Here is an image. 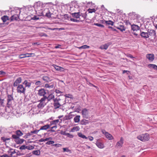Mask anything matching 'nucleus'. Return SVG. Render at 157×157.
Returning <instances> with one entry per match:
<instances>
[{"label":"nucleus","mask_w":157,"mask_h":157,"mask_svg":"<svg viewBox=\"0 0 157 157\" xmlns=\"http://www.w3.org/2000/svg\"><path fill=\"white\" fill-rule=\"evenodd\" d=\"M59 122V119L54 120L51 122V124L50 125H51H51L53 124L56 125Z\"/></svg>","instance_id":"nucleus-33"},{"label":"nucleus","mask_w":157,"mask_h":157,"mask_svg":"<svg viewBox=\"0 0 157 157\" xmlns=\"http://www.w3.org/2000/svg\"><path fill=\"white\" fill-rule=\"evenodd\" d=\"M94 25L101 28H103L104 27L103 25L98 23H94Z\"/></svg>","instance_id":"nucleus-45"},{"label":"nucleus","mask_w":157,"mask_h":157,"mask_svg":"<svg viewBox=\"0 0 157 157\" xmlns=\"http://www.w3.org/2000/svg\"><path fill=\"white\" fill-rule=\"evenodd\" d=\"M57 128V126L56 125H55L53 127H51V129L50 131L52 132H55V130H54V129H56Z\"/></svg>","instance_id":"nucleus-46"},{"label":"nucleus","mask_w":157,"mask_h":157,"mask_svg":"<svg viewBox=\"0 0 157 157\" xmlns=\"http://www.w3.org/2000/svg\"><path fill=\"white\" fill-rule=\"evenodd\" d=\"M60 133L61 134L63 135H66V132L65 131H61Z\"/></svg>","instance_id":"nucleus-60"},{"label":"nucleus","mask_w":157,"mask_h":157,"mask_svg":"<svg viewBox=\"0 0 157 157\" xmlns=\"http://www.w3.org/2000/svg\"><path fill=\"white\" fill-rule=\"evenodd\" d=\"M32 153L33 154L37 155H39L40 154V151L39 150L34 151Z\"/></svg>","instance_id":"nucleus-34"},{"label":"nucleus","mask_w":157,"mask_h":157,"mask_svg":"<svg viewBox=\"0 0 157 157\" xmlns=\"http://www.w3.org/2000/svg\"><path fill=\"white\" fill-rule=\"evenodd\" d=\"M35 84L37 86H40L42 85V83L40 81H37L36 82Z\"/></svg>","instance_id":"nucleus-51"},{"label":"nucleus","mask_w":157,"mask_h":157,"mask_svg":"<svg viewBox=\"0 0 157 157\" xmlns=\"http://www.w3.org/2000/svg\"><path fill=\"white\" fill-rule=\"evenodd\" d=\"M80 116L79 115L76 116L74 118V120L75 122H78L80 121Z\"/></svg>","instance_id":"nucleus-28"},{"label":"nucleus","mask_w":157,"mask_h":157,"mask_svg":"<svg viewBox=\"0 0 157 157\" xmlns=\"http://www.w3.org/2000/svg\"><path fill=\"white\" fill-rule=\"evenodd\" d=\"M19 17L17 15L15 14L12 16L11 18V21H12L14 20H17L18 19Z\"/></svg>","instance_id":"nucleus-24"},{"label":"nucleus","mask_w":157,"mask_h":157,"mask_svg":"<svg viewBox=\"0 0 157 157\" xmlns=\"http://www.w3.org/2000/svg\"><path fill=\"white\" fill-rule=\"evenodd\" d=\"M109 45V44H105L101 46L100 48L101 49H104L106 50L108 48Z\"/></svg>","instance_id":"nucleus-23"},{"label":"nucleus","mask_w":157,"mask_h":157,"mask_svg":"<svg viewBox=\"0 0 157 157\" xmlns=\"http://www.w3.org/2000/svg\"><path fill=\"white\" fill-rule=\"evenodd\" d=\"M88 11L89 13H92L93 12H95L96 10L94 9H88Z\"/></svg>","instance_id":"nucleus-43"},{"label":"nucleus","mask_w":157,"mask_h":157,"mask_svg":"<svg viewBox=\"0 0 157 157\" xmlns=\"http://www.w3.org/2000/svg\"><path fill=\"white\" fill-rule=\"evenodd\" d=\"M1 140L3 142L6 143L7 140H10V138H6L4 137H2L1 138Z\"/></svg>","instance_id":"nucleus-31"},{"label":"nucleus","mask_w":157,"mask_h":157,"mask_svg":"<svg viewBox=\"0 0 157 157\" xmlns=\"http://www.w3.org/2000/svg\"><path fill=\"white\" fill-rule=\"evenodd\" d=\"M0 157H12L11 156H9L7 154H5L0 156Z\"/></svg>","instance_id":"nucleus-54"},{"label":"nucleus","mask_w":157,"mask_h":157,"mask_svg":"<svg viewBox=\"0 0 157 157\" xmlns=\"http://www.w3.org/2000/svg\"><path fill=\"white\" fill-rule=\"evenodd\" d=\"M148 67L149 68H152L155 70H157V66L153 64H149L148 65Z\"/></svg>","instance_id":"nucleus-32"},{"label":"nucleus","mask_w":157,"mask_h":157,"mask_svg":"<svg viewBox=\"0 0 157 157\" xmlns=\"http://www.w3.org/2000/svg\"><path fill=\"white\" fill-rule=\"evenodd\" d=\"M12 137L15 139V141L17 144H21L23 143L25 140L23 139H21L19 137H18L17 136L15 135H13Z\"/></svg>","instance_id":"nucleus-6"},{"label":"nucleus","mask_w":157,"mask_h":157,"mask_svg":"<svg viewBox=\"0 0 157 157\" xmlns=\"http://www.w3.org/2000/svg\"><path fill=\"white\" fill-rule=\"evenodd\" d=\"M101 132H102V133L104 134L105 135L106 133L108 132H106L105 130H101Z\"/></svg>","instance_id":"nucleus-63"},{"label":"nucleus","mask_w":157,"mask_h":157,"mask_svg":"<svg viewBox=\"0 0 157 157\" xmlns=\"http://www.w3.org/2000/svg\"><path fill=\"white\" fill-rule=\"evenodd\" d=\"M50 126L51 125L48 124L45 125L43 126H41L39 130L40 131V130H46L49 128Z\"/></svg>","instance_id":"nucleus-16"},{"label":"nucleus","mask_w":157,"mask_h":157,"mask_svg":"<svg viewBox=\"0 0 157 157\" xmlns=\"http://www.w3.org/2000/svg\"><path fill=\"white\" fill-rule=\"evenodd\" d=\"M32 134L30 133H28L26 134V135L24 136V137L25 138H28V136H31Z\"/></svg>","instance_id":"nucleus-59"},{"label":"nucleus","mask_w":157,"mask_h":157,"mask_svg":"<svg viewBox=\"0 0 157 157\" xmlns=\"http://www.w3.org/2000/svg\"><path fill=\"white\" fill-rule=\"evenodd\" d=\"M63 152H69V153H71V150H69L67 147L63 148Z\"/></svg>","instance_id":"nucleus-35"},{"label":"nucleus","mask_w":157,"mask_h":157,"mask_svg":"<svg viewBox=\"0 0 157 157\" xmlns=\"http://www.w3.org/2000/svg\"><path fill=\"white\" fill-rule=\"evenodd\" d=\"M18 84V83H17L15 81V82H14V83H13V86L14 87L15 86H18V85H19L18 84Z\"/></svg>","instance_id":"nucleus-61"},{"label":"nucleus","mask_w":157,"mask_h":157,"mask_svg":"<svg viewBox=\"0 0 157 157\" xmlns=\"http://www.w3.org/2000/svg\"><path fill=\"white\" fill-rule=\"evenodd\" d=\"M51 14L50 13V12L49 11V12L46 13L45 16L48 17H50L51 16Z\"/></svg>","instance_id":"nucleus-53"},{"label":"nucleus","mask_w":157,"mask_h":157,"mask_svg":"<svg viewBox=\"0 0 157 157\" xmlns=\"http://www.w3.org/2000/svg\"><path fill=\"white\" fill-rule=\"evenodd\" d=\"M108 28L109 29H111L112 30L114 31H117V30L115 29L114 28H113V27L111 26H109Z\"/></svg>","instance_id":"nucleus-62"},{"label":"nucleus","mask_w":157,"mask_h":157,"mask_svg":"<svg viewBox=\"0 0 157 157\" xmlns=\"http://www.w3.org/2000/svg\"><path fill=\"white\" fill-rule=\"evenodd\" d=\"M26 146L25 145H22L20 147V149L21 150L25 149H26Z\"/></svg>","instance_id":"nucleus-52"},{"label":"nucleus","mask_w":157,"mask_h":157,"mask_svg":"<svg viewBox=\"0 0 157 157\" xmlns=\"http://www.w3.org/2000/svg\"><path fill=\"white\" fill-rule=\"evenodd\" d=\"M1 19L3 22H6L7 20L9 19V17L6 15L2 17Z\"/></svg>","instance_id":"nucleus-25"},{"label":"nucleus","mask_w":157,"mask_h":157,"mask_svg":"<svg viewBox=\"0 0 157 157\" xmlns=\"http://www.w3.org/2000/svg\"><path fill=\"white\" fill-rule=\"evenodd\" d=\"M33 19L34 20H36L39 19V18L37 17L36 16H35L33 17Z\"/></svg>","instance_id":"nucleus-64"},{"label":"nucleus","mask_w":157,"mask_h":157,"mask_svg":"<svg viewBox=\"0 0 157 157\" xmlns=\"http://www.w3.org/2000/svg\"><path fill=\"white\" fill-rule=\"evenodd\" d=\"M80 15H81V16L83 18L84 20L85 19V18L86 17L87 14H83L81 13Z\"/></svg>","instance_id":"nucleus-55"},{"label":"nucleus","mask_w":157,"mask_h":157,"mask_svg":"<svg viewBox=\"0 0 157 157\" xmlns=\"http://www.w3.org/2000/svg\"><path fill=\"white\" fill-rule=\"evenodd\" d=\"M25 90V87H24L22 84L18 85L17 87V90L18 93L24 94Z\"/></svg>","instance_id":"nucleus-4"},{"label":"nucleus","mask_w":157,"mask_h":157,"mask_svg":"<svg viewBox=\"0 0 157 157\" xmlns=\"http://www.w3.org/2000/svg\"><path fill=\"white\" fill-rule=\"evenodd\" d=\"M90 48L89 46H88L86 45H84L82 46H81L80 47L78 48L79 49H86V48Z\"/></svg>","instance_id":"nucleus-37"},{"label":"nucleus","mask_w":157,"mask_h":157,"mask_svg":"<svg viewBox=\"0 0 157 157\" xmlns=\"http://www.w3.org/2000/svg\"><path fill=\"white\" fill-rule=\"evenodd\" d=\"M146 57L148 59L149 61H152L154 59V56L153 54H147Z\"/></svg>","instance_id":"nucleus-11"},{"label":"nucleus","mask_w":157,"mask_h":157,"mask_svg":"<svg viewBox=\"0 0 157 157\" xmlns=\"http://www.w3.org/2000/svg\"><path fill=\"white\" fill-rule=\"evenodd\" d=\"M105 23L108 25H113L114 23L112 21L110 20H109L108 21H105Z\"/></svg>","instance_id":"nucleus-38"},{"label":"nucleus","mask_w":157,"mask_h":157,"mask_svg":"<svg viewBox=\"0 0 157 157\" xmlns=\"http://www.w3.org/2000/svg\"><path fill=\"white\" fill-rule=\"evenodd\" d=\"M4 101V99H0V106H3Z\"/></svg>","instance_id":"nucleus-44"},{"label":"nucleus","mask_w":157,"mask_h":157,"mask_svg":"<svg viewBox=\"0 0 157 157\" xmlns=\"http://www.w3.org/2000/svg\"><path fill=\"white\" fill-rule=\"evenodd\" d=\"M70 20L71 21H73V22H79V20H78L76 19H75L74 18H70Z\"/></svg>","instance_id":"nucleus-47"},{"label":"nucleus","mask_w":157,"mask_h":157,"mask_svg":"<svg viewBox=\"0 0 157 157\" xmlns=\"http://www.w3.org/2000/svg\"><path fill=\"white\" fill-rule=\"evenodd\" d=\"M89 123V121L88 120L85 119H83L81 121L80 123L82 125H86L88 124Z\"/></svg>","instance_id":"nucleus-26"},{"label":"nucleus","mask_w":157,"mask_h":157,"mask_svg":"<svg viewBox=\"0 0 157 157\" xmlns=\"http://www.w3.org/2000/svg\"><path fill=\"white\" fill-rule=\"evenodd\" d=\"M132 29L134 31H136L140 29V27L136 25H131Z\"/></svg>","instance_id":"nucleus-15"},{"label":"nucleus","mask_w":157,"mask_h":157,"mask_svg":"<svg viewBox=\"0 0 157 157\" xmlns=\"http://www.w3.org/2000/svg\"><path fill=\"white\" fill-rule=\"evenodd\" d=\"M30 56H26V54H21L19 56V58L21 59L25 57H29Z\"/></svg>","instance_id":"nucleus-40"},{"label":"nucleus","mask_w":157,"mask_h":157,"mask_svg":"<svg viewBox=\"0 0 157 157\" xmlns=\"http://www.w3.org/2000/svg\"><path fill=\"white\" fill-rule=\"evenodd\" d=\"M26 147V149L28 150H32L34 148V147L32 145L27 146Z\"/></svg>","instance_id":"nucleus-42"},{"label":"nucleus","mask_w":157,"mask_h":157,"mask_svg":"<svg viewBox=\"0 0 157 157\" xmlns=\"http://www.w3.org/2000/svg\"><path fill=\"white\" fill-rule=\"evenodd\" d=\"M140 35L142 37L145 39L149 37V34L147 32H141Z\"/></svg>","instance_id":"nucleus-14"},{"label":"nucleus","mask_w":157,"mask_h":157,"mask_svg":"<svg viewBox=\"0 0 157 157\" xmlns=\"http://www.w3.org/2000/svg\"><path fill=\"white\" fill-rule=\"evenodd\" d=\"M78 135L79 137L82 138L83 139H87L88 138L87 137H86L85 136L83 135L82 133H78Z\"/></svg>","instance_id":"nucleus-30"},{"label":"nucleus","mask_w":157,"mask_h":157,"mask_svg":"<svg viewBox=\"0 0 157 157\" xmlns=\"http://www.w3.org/2000/svg\"><path fill=\"white\" fill-rule=\"evenodd\" d=\"M54 67L55 68L57 71H61L62 69H63L62 67H59L56 65H54Z\"/></svg>","instance_id":"nucleus-36"},{"label":"nucleus","mask_w":157,"mask_h":157,"mask_svg":"<svg viewBox=\"0 0 157 157\" xmlns=\"http://www.w3.org/2000/svg\"><path fill=\"white\" fill-rule=\"evenodd\" d=\"M47 91L44 89H41L39 90L38 94L40 96H45V95L46 94Z\"/></svg>","instance_id":"nucleus-10"},{"label":"nucleus","mask_w":157,"mask_h":157,"mask_svg":"<svg viewBox=\"0 0 157 157\" xmlns=\"http://www.w3.org/2000/svg\"><path fill=\"white\" fill-rule=\"evenodd\" d=\"M45 86L46 88H53L54 87V85L52 84L50 85L49 84H45Z\"/></svg>","instance_id":"nucleus-39"},{"label":"nucleus","mask_w":157,"mask_h":157,"mask_svg":"<svg viewBox=\"0 0 157 157\" xmlns=\"http://www.w3.org/2000/svg\"><path fill=\"white\" fill-rule=\"evenodd\" d=\"M55 96L54 95L52 94H50L48 97L47 96H44L43 97V98H44L45 99V100L47 99L48 101H50L52 99H55L54 98Z\"/></svg>","instance_id":"nucleus-12"},{"label":"nucleus","mask_w":157,"mask_h":157,"mask_svg":"<svg viewBox=\"0 0 157 157\" xmlns=\"http://www.w3.org/2000/svg\"><path fill=\"white\" fill-rule=\"evenodd\" d=\"M22 79L21 77H19L17 78L15 80V82H16L18 84L21 83V82Z\"/></svg>","instance_id":"nucleus-41"},{"label":"nucleus","mask_w":157,"mask_h":157,"mask_svg":"<svg viewBox=\"0 0 157 157\" xmlns=\"http://www.w3.org/2000/svg\"><path fill=\"white\" fill-rule=\"evenodd\" d=\"M79 126H76L73 127L71 130V131L72 132H74L75 131H77L79 130Z\"/></svg>","instance_id":"nucleus-29"},{"label":"nucleus","mask_w":157,"mask_h":157,"mask_svg":"<svg viewBox=\"0 0 157 157\" xmlns=\"http://www.w3.org/2000/svg\"><path fill=\"white\" fill-rule=\"evenodd\" d=\"M6 73L5 72L2 71H0V75H6Z\"/></svg>","instance_id":"nucleus-57"},{"label":"nucleus","mask_w":157,"mask_h":157,"mask_svg":"<svg viewBox=\"0 0 157 157\" xmlns=\"http://www.w3.org/2000/svg\"><path fill=\"white\" fill-rule=\"evenodd\" d=\"M40 36H47V35L46 34L44 33H41L40 34Z\"/></svg>","instance_id":"nucleus-58"},{"label":"nucleus","mask_w":157,"mask_h":157,"mask_svg":"<svg viewBox=\"0 0 157 157\" xmlns=\"http://www.w3.org/2000/svg\"><path fill=\"white\" fill-rule=\"evenodd\" d=\"M96 145L97 146L100 148H103L104 147V146L103 144L98 142H97Z\"/></svg>","instance_id":"nucleus-17"},{"label":"nucleus","mask_w":157,"mask_h":157,"mask_svg":"<svg viewBox=\"0 0 157 157\" xmlns=\"http://www.w3.org/2000/svg\"><path fill=\"white\" fill-rule=\"evenodd\" d=\"M40 131L39 130H35L33 131H31L30 132V133L32 134L33 133L34 134H37L39 131Z\"/></svg>","instance_id":"nucleus-50"},{"label":"nucleus","mask_w":157,"mask_h":157,"mask_svg":"<svg viewBox=\"0 0 157 157\" xmlns=\"http://www.w3.org/2000/svg\"><path fill=\"white\" fill-rule=\"evenodd\" d=\"M137 138L138 140L142 141H147L150 139L149 135L147 133L142 134L139 135L137 136Z\"/></svg>","instance_id":"nucleus-1"},{"label":"nucleus","mask_w":157,"mask_h":157,"mask_svg":"<svg viewBox=\"0 0 157 157\" xmlns=\"http://www.w3.org/2000/svg\"><path fill=\"white\" fill-rule=\"evenodd\" d=\"M66 135H67L68 137L70 138H73L74 137L72 135L69 133H66Z\"/></svg>","instance_id":"nucleus-48"},{"label":"nucleus","mask_w":157,"mask_h":157,"mask_svg":"<svg viewBox=\"0 0 157 157\" xmlns=\"http://www.w3.org/2000/svg\"><path fill=\"white\" fill-rule=\"evenodd\" d=\"M7 97V105L8 107H9L11 106L12 104V101L14 99L12 94H8Z\"/></svg>","instance_id":"nucleus-2"},{"label":"nucleus","mask_w":157,"mask_h":157,"mask_svg":"<svg viewBox=\"0 0 157 157\" xmlns=\"http://www.w3.org/2000/svg\"><path fill=\"white\" fill-rule=\"evenodd\" d=\"M124 22L125 23V24L127 25H131V24L130 22H129V20H125L124 21Z\"/></svg>","instance_id":"nucleus-56"},{"label":"nucleus","mask_w":157,"mask_h":157,"mask_svg":"<svg viewBox=\"0 0 157 157\" xmlns=\"http://www.w3.org/2000/svg\"><path fill=\"white\" fill-rule=\"evenodd\" d=\"M16 136L19 137L23 135V133L19 130H17L15 132Z\"/></svg>","instance_id":"nucleus-18"},{"label":"nucleus","mask_w":157,"mask_h":157,"mask_svg":"<svg viewBox=\"0 0 157 157\" xmlns=\"http://www.w3.org/2000/svg\"><path fill=\"white\" fill-rule=\"evenodd\" d=\"M54 143V142L53 141H51L47 142L46 143V144L47 145H50L53 144Z\"/></svg>","instance_id":"nucleus-49"},{"label":"nucleus","mask_w":157,"mask_h":157,"mask_svg":"<svg viewBox=\"0 0 157 157\" xmlns=\"http://www.w3.org/2000/svg\"><path fill=\"white\" fill-rule=\"evenodd\" d=\"M23 84L25 86V87H28V88L30 87L31 85V83L28 82L26 80H25L23 83Z\"/></svg>","instance_id":"nucleus-19"},{"label":"nucleus","mask_w":157,"mask_h":157,"mask_svg":"<svg viewBox=\"0 0 157 157\" xmlns=\"http://www.w3.org/2000/svg\"><path fill=\"white\" fill-rule=\"evenodd\" d=\"M147 33L149 34V36H153L155 37L156 36L155 31L154 30H148Z\"/></svg>","instance_id":"nucleus-13"},{"label":"nucleus","mask_w":157,"mask_h":157,"mask_svg":"<svg viewBox=\"0 0 157 157\" xmlns=\"http://www.w3.org/2000/svg\"><path fill=\"white\" fill-rule=\"evenodd\" d=\"M43 80L46 82H48L51 81V80L48 76H44L42 77Z\"/></svg>","instance_id":"nucleus-22"},{"label":"nucleus","mask_w":157,"mask_h":157,"mask_svg":"<svg viewBox=\"0 0 157 157\" xmlns=\"http://www.w3.org/2000/svg\"><path fill=\"white\" fill-rule=\"evenodd\" d=\"M82 115L83 118L88 119L89 117L88 110L86 109H83L82 111Z\"/></svg>","instance_id":"nucleus-9"},{"label":"nucleus","mask_w":157,"mask_h":157,"mask_svg":"<svg viewBox=\"0 0 157 157\" xmlns=\"http://www.w3.org/2000/svg\"><path fill=\"white\" fill-rule=\"evenodd\" d=\"M36 11H39L41 10L42 7V4L40 2H36L34 5Z\"/></svg>","instance_id":"nucleus-7"},{"label":"nucleus","mask_w":157,"mask_h":157,"mask_svg":"<svg viewBox=\"0 0 157 157\" xmlns=\"http://www.w3.org/2000/svg\"><path fill=\"white\" fill-rule=\"evenodd\" d=\"M72 15L73 17H74L76 18H79L81 15L80 14V13L79 12L72 13Z\"/></svg>","instance_id":"nucleus-20"},{"label":"nucleus","mask_w":157,"mask_h":157,"mask_svg":"<svg viewBox=\"0 0 157 157\" xmlns=\"http://www.w3.org/2000/svg\"><path fill=\"white\" fill-rule=\"evenodd\" d=\"M45 99L44 98H42L39 101L40 103L37 105V107L38 108L42 109L46 105L45 102Z\"/></svg>","instance_id":"nucleus-3"},{"label":"nucleus","mask_w":157,"mask_h":157,"mask_svg":"<svg viewBox=\"0 0 157 157\" xmlns=\"http://www.w3.org/2000/svg\"><path fill=\"white\" fill-rule=\"evenodd\" d=\"M124 139L122 137H121L120 140L118 141L115 145L116 147L117 148H120L122 147L124 143Z\"/></svg>","instance_id":"nucleus-8"},{"label":"nucleus","mask_w":157,"mask_h":157,"mask_svg":"<svg viewBox=\"0 0 157 157\" xmlns=\"http://www.w3.org/2000/svg\"><path fill=\"white\" fill-rule=\"evenodd\" d=\"M105 137L109 140H112L113 139V136L108 132L106 133L105 135Z\"/></svg>","instance_id":"nucleus-21"},{"label":"nucleus","mask_w":157,"mask_h":157,"mask_svg":"<svg viewBox=\"0 0 157 157\" xmlns=\"http://www.w3.org/2000/svg\"><path fill=\"white\" fill-rule=\"evenodd\" d=\"M60 100L59 98L57 99L56 98L55 99H53V101L54 102L53 103V106L55 109L59 108L61 105L59 102V101Z\"/></svg>","instance_id":"nucleus-5"},{"label":"nucleus","mask_w":157,"mask_h":157,"mask_svg":"<svg viewBox=\"0 0 157 157\" xmlns=\"http://www.w3.org/2000/svg\"><path fill=\"white\" fill-rule=\"evenodd\" d=\"M117 28L119 29L121 32H123L125 30V29L124 25H120L119 27H117Z\"/></svg>","instance_id":"nucleus-27"}]
</instances>
